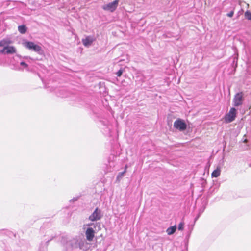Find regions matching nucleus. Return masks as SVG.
Segmentation results:
<instances>
[{
	"instance_id": "6e6552de",
	"label": "nucleus",
	"mask_w": 251,
	"mask_h": 251,
	"mask_svg": "<svg viewBox=\"0 0 251 251\" xmlns=\"http://www.w3.org/2000/svg\"><path fill=\"white\" fill-rule=\"evenodd\" d=\"M101 210L98 208H96L93 213L89 216V219L91 221H95L100 220L102 217Z\"/></svg>"
},
{
	"instance_id": "ddd939ff",
	"label": "nucleus",
	"mask_w": 251,
	"mask_h": 251,
	"mask_svg": "<svg viewBox=\"0 0 251 251\" xmlns=\"http://www.w3.org/2000/svg\"><path fill=\"white\" fill-rule=\"evenodd\" d=\"M27 28L25 25H22L18 26L19 31L22 33L24 34L26 32Z\"/></svg>"
},
{
	"instance_id": "9b49d317",
	"label": "nucleus",
	"mask_w": 251,
	"mask_h": 251,
	"mask_svg": "<svg viewBox=\"0 0 251 251\" xmlns=\"http://www.w3.org/2000/svg\"><path fill=\"white\" fill-rule=\"evenodd\" d=\"M221 174V170L220 168L217 167L213 172L212 173L211 176L212 177H218Z\"/></svg>"
},
{
	"instance_id": "4be33fe9",
	"label": "nucleus",
	"mask_w": 251,
	"mask_h": 251,
	"mask_svg": "<svg viewBox=\"0 0 251 251\" xmlns=\"http://www.w3.org/2000/svg\"><path fill=\"white\" fill-rule=\"evenodd\" d=\"M72 200L73 201H75L77 200V199H73Z\"/></svg>"
},
{
	"instance_id": "5701e85b",
	"label": "nucleus",
	"mask_w": 251,
	"mask_h": 251,
	"mask_svg": "<svg viewBox=\"0 0 251 251\" xmlns=\"http://www.w3.org/2000/svg\"><path fill=\"white\" fill-rule=\"evenodd\" d=\"M24 58H28V57H25Z\"/></svg>"
},
{
	"instance_id": "9d476101",
	"label": "nucleus",
	"mask_w": 251,
	"mask_h": 251,
	"mask_svg": "<svg viewBox=\"0 0 251 251\" xmlns=\"http://www.w3.org/2000/svg\"><path fill=\"white\" fill-rule=\"evenodd\" d=\"M94 40L92 37L87 36L85 39H83L82 42L83 44L85 47H89L91 44L93 43Z\"/></svg>"
},
{
	"instance_id": "0eeeda50",
	"label": "nucleus",
	"mask_w": 251,
	"mask_h": 251,
	"mask_svg": "<svg viewBox=\"0 0 251 251\" xmlns=\"http://www.w3.org/2000/svg\"><path fill=\"white\" fill-rule=\"evenodd\" d=\"M236 117V109L235 108H231L228 114L225 117V120L226 122L230 123L234 121Z\"/></svg>"
},
{
	"instance_id": "b1692460",
	"label": "nucleus",
	"mask_w": 251,
	"mask_h": 251,
	"mask_svg": "<svg viewBox=\"0 0 251 251\" xmlns=\"http://www.w3.org/2000/svg\"><path fill=\"white\" fill-rule=\"evenodd\" d=\"M198 218V217L196 218L195 220H197Z\"/></svg>"
},
{
	"instance_id": "a211bd4d",
	"label": "nucleus",
	"mask_w": 251,
	"mask_h": 251,
	"mask_svg": "<svg viewBox=\"0 0 251 251\" xmlns=\"http://www.w3.org/2000/svg\"><path fill=\"white\" fill-rule=\"evenodd\" d=\"M123 73V71L122 69L119 70L116 73L117 76L120 77L121 76Z\"/></svg>"
},
{
	"instance_id": "dca6fc26",
	"label": "nucleus",
	"mask_w": 251,
	"mask_h": 251,
	"mask_svg": "<svg viewBox=\"0 0 251 251\" xmlns=\"http://www.w3.org/2000/svg\"><path fill=\"white\" fill-rule=\"evenodd\" d=\"M245 16L247 19L251 20V13L250 12H246L245 13Z\"/></svg>"
},
{
	"instance_id": "4468645a",
	"label": "nucleus",
	"mask_w": 251,
	"mask_h": 251,
	"mask_svg": "<svg viewBox=\"0 0 251 251\" xmlns=\"http://www.w3.org/2000/svg\"><path fill=\"white\" fill-rule=\"evenodd\" d=\"M10 43V42L6 40H1L0 41V47H5L6 46H8V45Z\"/></svg>"
},
{
	"instance_id": "aec40b11",
	"label": "nucleus",
	"mask_w": 251,
	"mask_h": 251,
	"mask_svg": "<svg viewBox=\"0 0 251 251\" xmlns=\"http://www.w3.org/2000/svg\"><path fill=\"white\" fill-rule=\"evenodd\" d=\"M234 14V11H232L227 14V16L229 17H232Z\"/></svg>"
},
{
	"instance_id": "20e7f679",
	"label": "nucleus",
	"mask_w": 251,
	"mask_h": 251,
	"mask_svg": "<svg viewBox=\"0 0 251 251\" xmlns=\"http://www.w3.org/2000/svg\"><path fill=\"white\" fill-rule=\"evenodd\" d=\"M119 2V0H115L112 2L103 5L102 9L104 10L113 12L116 9L118 5Z\"/></svg>"
},
{
	"instance_id": "f8f14e48",
	"label": "nucleus",
	"mask_w": 251,
	"mask_h": 251,
	"mask_svg": "<svg viewBox=\"0 0 251 251\" xmlns=\"http://www.w3.org/2000/svg\"><path fill=\"white\" fill-rule=\"evenodd\" d=\"M176 226H171V227H169L167 229L166 232L169 235H171L173 234V233H174L176 231Z\"/></svg>"
},
{
	"instance_id": "7ed1b4c3",
	"label": "nucleus",
	"mask_w": 251,
	"mask_h": 251,
	"mask_svg": "<svg viewBox=\"0 0 251 251\" xmlns=\"http://www.w3.org/2000/svg\"><path fill=\"white\" fill-rule=\"evenodd\" d=\"M244 101V94L243 92L237 93L233 99V105L238 107L242 105Z\"/></svg>"
},
{
	"instance_id": "423d86ee",
	"label": "nucleus",
	"mask_w": 251,
	"mask_h": 251,
	"mask_svg": "<svg viewBox=\"0 0 251 251\" xmlns=\"http://www.w3.org/2000/svg\"><path fill=\"white\" fill-rule=\"evenodd\" d=\"M72 247L73 248H79L80 249L84 250V245L87 244V243L83 240H79L76 239H73L71 242Z\"/></svg>"
},
{
	"instance_id": "412c9836",
	"label": "nucleus",
	"mask_w": 251,
	"mask_h": 251,
	"mask_svg": "<svg viewBox=\"0 0 251 251\" xmlns=\"http://www.w3.org/2000/svg\"><path fill=\"white\" fill-rule=\"evenodd\" d=\"M247 141H248L247 139H245L244 141V142L247 143Z\"/></svg>"
},
{
	"instance_id": "f03ea898",
	"label": "nucleus",
	"mask_w": 251,
	"mask_h": 251,
	"mask_svg": "<svg viewBox=\"0 0 251 251\" xmlns=\"http://www.w3.org/2000/svg\"><path fill=\"white\" fill-rule=\"evenodd\" d=\"M24 46L29 50H32L39 54H42V50L41 47L32 42H25L24 43Z\"/></svg>"
},
{
	"instance_id": "f3484780",
	"label": "nucleus",
	"mask_w": 251,
	"mask_h": 251,
	"mask_svg": "<svg viewBox=\"0 0 251 251\" xmlns=\"http://www.w3.org/2000/svg\"><path fill=\"white\" fill-rule=\"evenodd\" d=\"M184 224L183 222H181L179 224L178 226V229L179 230H182L184 228Z\"/></svg>"
},
{
	"instance_id": "2eb2a0df",
	"label": "nucleus",
	"mask_w": 251,
	"mask_h": 251,
	"mask_svg": "<svg viewBox=\"0 0 251 251\" xmlns=\"http://www.w3.org/2000/svg\"><path fill=\"white\" fill-rule=\"evenodd\" d=\"M127 168V166H126V168H125V170L124 172H121V173H119L117 176V179H120L121 178L123 177V176H124V174L126 173V169Z\"/></svg>"
},
{
	"instance_id": "1a4fd4ad",
	"label": "nucleus",
	"mask_w": 251,
	"mask_h": 251,
	"mask_svg": "<svg viewBox=\"0 0 251 251\" xmlns=\"http://www.w3.org/2000/svg\"><path fill=\"white\" fill-rule=\"evenodd\" d=\"M16 49L13 46H6L0 50V53L13 54L16 52Z\"/></svg>"
},
{
	"instance_id": "6ab92c4d",
	"label": "nucleus",
	"mask_w": 251,
	"mask_h": 251,
	"mask_svg": "<svg viewBox=\"0 0 251 251\" xmlns=\"http://www.w3.org/2000/svg\"><path fill=\"white\" fill-rule=\"evenodd\" d=\"M20 65L24 68H26L28 67V65L24 62H21Z\"/></svg>"
},
{
	"instance_id": "39448f33",
	"label": "nucleus",
	"mask_w": 251,
	"mask_h": 251,
	"mask_svg": "<svg viewBox=\"0 0 251 251\" xmlns=\"http://www.w3.org/2000/svg\"><path fill=\"white\" fill-rule=\"evenodd\" d=\"M174 126L179 131H183L186 129L187 125L184 121L180 119H178L174 123Z\"/></svg>"
},
{
	"instance_id": "f257e3e1",
	"label": "nucleus",
	"mask_w": 251,
	"mask_h": 251,
	"mask_svg": "<svg viewBox=\"0 0 251 251\" xmlns=\"http://www.w3.org/2000/svg\"><path fill=\"white\" fill-rule=\"evenodd\" d=\"M88 226H89L90 227H89L86 229L85 232V235L87 240L92 241L93 240L95 234L94 228H96L97 227H98V229H100V225L99 223H92L89 224Z\"/></svg>"
}]
</instances>
